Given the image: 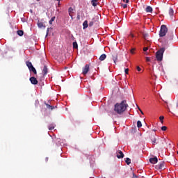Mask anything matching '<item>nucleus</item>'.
I'll use <instances>...</instances> for the list:
<instances>
[{
	"instance_id": "nucleus-14",
	"label": "nucleus",
	"mask_w": 178,
	"mask_h": 178,
	"mask_svg": "<svg viewBox=\"0 0 178 178\" xmlns=\"http://www.w3.org/2000/svg\"><path fill=\"white\" fill-rule=\"evenodd\" d=\"M38 27H39V29H42V27H44V29H45V25H44V23L38 21Z\"/></svg>"
},
{
	"instance_id": "nucleus-26",
	"label": "nucleus",
	"mask_w": 178,
	"mask_h": 178,
	"mask_svg": "<svg viewBox=\"0 0 178 178\" xmlns=\"http://www.w3.org/2000/svg\"><path fill=\"white\" fill-rule=\"evenodd\" d=\"M137 127H138V129L143 127V124L141 123V121L138 120L137 122Z\"/></svg>"
},
{
	"instance_id": "nucleus-33",
	"label": "nucleus",
	"mask_w": 178,
	"mask_h": 178,
	"mask_svg": "<svg viewBox=\"0 0 178 178\" xmlns=\"http://www.w3.org/2000/svg\"><path fill=\"white\" fill-rule=\"evenodd\" d=\"M122 6L124 9H126V8H127V4H122Z\"/></svg>"
},
{
	"instance_id": "nucleus-43",
	"label": "nucleus",
	"mask_w": 178,
	"mask_h": 178,
	"mask_svg": "<svg viewBox=\"0 0 178 178\" xmlns=\"http://www.w3.org/2000/svg\"><path fill=\"white\" fill-rule=\"evenodd\" d=\"M77 19H78V20H80V15H77Z\"/></svg>"
},
{
	"instance_id": "nucleus-24",
	"label": "nucleus",
	"mask_w": 178,
	"mask_h": 178,
	"mask_svg": "<svg viewBox=\"0 0 178 178\" xmlns=\"http://www.w3.org/2000/svg\"><path fill=\"white\" fill-rule=\"evenodd\" d=\"M83 29H87L88 27V22L87 20L84 21L83 23Z\"/></svg>"
},
{
	"instance_id": "nucleus-12",
	"label": "nucleus",
	"mask_w": 178,
	"mask_h": 178,
	"mask_svg": "<svg viewBox=\"0 0 178 178\" xmlns=\"http://www.w3.org/2000/svg\"><path fill=\"white\" fill-rule=\"evenodd\" d=\"M43 76H47L48 74V67L44 65L42 70Z\"/></svg>"
},
{
	"instance_id": "nucleus-7",
	"label": "nucleus",
	"mask_w": 178,
	"mask_h": 178,
	"mask_svg": "<svg viewBox=\"0 0 178 178\" xmlns=\"http://www.w3.org/2000/svg\"><path fill=\"white\" fill-rule=\"evenodd\" d=\"M31 84H33L34 86L38 84V81L37 80V78L34 77V76H31L30 79H29Z\"/></svg>"
},
{
	"instance_id": "nucleus-18",
	"label": "nucleus",
	"mask_w": 178,
	"mask_h": 178,
	"mask_svg": "<svg viewBox=\"0 0 178 178\" xmlns=\"http://www.w3.org/2000/svg\"><path fill=\"white\" fill-rule=\"evenodd\" d=\"M175 13V11L173 10V8H170L169 9V15L170 17H173V14Z\"/></svg>"
},
{
	"instance_id": "nucleus-23",
	"label": "nucleus",
	"mask_w": 178,
	"mask_h": 178,
	"mask_svg": "<svg viewBox=\"0 0 178 178\" xmlns=\"http://www.w3.org/2000/svg\"><path fill=\"white\" fill-rule=\"evenodd\" d=\"M49 130H54L55 129V124H50L48 127Z\"/></svg>"
},
{
	"instance_id": "nucleus-19",
	"label": "nucleus",
	"mask_w": 178,
	"mask_h": 178,
	"mask_svg": "<svg viewBox=\"0 0 178 178\" xmlns=\"http://www.w3.org/2000/svg\"><path fill=\"white\" fill-rule=\"evenodd\" d=\"M99 59L101 61L105 60V59H106V54H102Z\"/></svg>"
},
{
	"instance_id": "nucleus-15",
	"label": "nucleus",
	"mask_w": 178,
	"mask_h": 178,
	"mask_svg": "<svg viewBox=\"0 0 178 178\" xmlns=\"http://www.w3.org/2000/svg\"><path fill=\"white\" fill-rule=\"evenodd\" d=\"M69 15L71 17L72 19H73V15H72L73 13V8L70 7L68 9Z\"/></svg>"
},
{
	"instance_id": "nucleus-37",
	"label": "nucleus",
	"mask_w": 178,
	"mask_h": 178,
	"mask_svg": "<svg viewBox=\"0 0 178 178\" xmlns=\"http://www.w3.org/2000/svg\"><path fill=\"white\" fill-rule=\"evenodd\" d=\"M49 33V28H47L46 37H48V33Z\"/></svg>"
},
{
	"instance_id": "nucleus-2",
	"label": "nucleus",
	"mask_w": 178,
	"mask_h": 178,
	"mask_svg": "<svg viewBox=\"0 0 178 178\" xmlns=\"http://www.w3.org/2000/svg\"><path fill=\"white\" fill-rule=\"evenodd\" d=\"M163 52H165V48H161L156 53V59L158 62H162L163 59Z\"/></svg>"
},
{
	"instance_id": "nucleus-9",
	"label": "nucleus",
	"mask_w": 178,
	"mask_h": 178,
	"mask_svg": "<svg viewBox=\"0 0 178 178\" xmlns=\"http://www.w3.org/2000/svg\"><path fill=\"white\" fill-rule=\"evenodd\" d=\"M149 161L150 163H153V164L158 163V158L156 156L150 158Z\"/></svg>"
},
{
	"instance_id": "nucleus-36",
	"label": "nucleus",
	"mask_w": 178,
	"mask_h": 178,
	"mask_svg": "<svg viewBox=\"0 0 178 178\" xmlns=\"http://www.w3.org/2000/svg\"><path fill=\"white\" fill-rule=\"evenodd\" d=\"M125 74H129V68L125 69Z\"/></svg>"
},
{
	"instance_id": "nucleus-47",
	"label": "nucleus",
	"mask_w": 178,
	"mask_h": 178,
	"mask_svg": "<svg viewBox=\"0 0 178 178\" xmlns=\"http://www.w3.org/2000/svg\"><path fill=\"white\" fill-rule=\"evenodd\" d=\"M177 154H178V152H177Z\"/></svg>"
},
{
	"instance_id": "nucleus-32",
	"label": "nucleus",
	"mask_w": 178,
	"mask_h": 178,
	"mask_svg": "<svg viewBox=\"0 0 178 178\" xmlns=\"http://www.w3.org/2000/svg\"><path fill=\"white\" fill-rule=\"evenodd\" d=\"M161 130H162L163 131H166V130H168V127H167L166 126H163V127H161Z\"/></svg>"
},
{
	"instance_id": "nucleus-5",
	"label": "nucleus",
	"mask_w": 178,
	"mask_h": 178,
	"mask_svg": "<svg viewBox=\"0 0 178 178\" xmlns=\"http://www.w3.org/2000/svg\"><path fill=\"white\" fill-rule=\"evenodd\" d=\"M90 71V65H86L85 67L83 68L82 74L86 75Z\"/></svg>"
},
{
	"instance_id": "nucleus-20",
	"label": "nucleus",
	"mask_w": 178,
	"mask_h": 178,
	"mask_svg": "<svg viewBox=\"0 0 178 178\" xmlns=\"http://www.w3.org/2000/svg\"><path fill=\"white\" fill-rule=\"evenodd\" d=\"M91 3L92 6H97L98 5V0H92Z\"/></svg>"
},
{
	"instance_id": "nucleus-30",
	"label": "nucleus",
	"mask_w": 178,
	"mask_h": 178,
	"mask_svg": "<svg viewBox=\"0 0 178 178\" xmlns=\"http://www.w3.org/2000/svg\"><path fill=\"white\" fill-rule=\"evenodd\" d=\"M161 123H163V119H165V117L163 115H161L159 117Z\"/></svg>"
},
{
	"instance_id": "nucleus-31",
	"label": "nucleus",
	"mask_w": 178,
	"mask_h": 178,
	"mask_svg": "<svg viewBox=\"0 0 178 178\" xmlns=\"http://www.w3.org/2000/svg\"><path fill=\"white\" fill-rule=\"evenodd\" d=\"M143 35L145 40H147V38H148V33H143Z\"/></svg>"
},
{
	"instance_id": "nucleus-28",
	"label": "nucleus",
	"mask_w": 178,
	"mask_h": 178,
	"mask_svg": "<svg viewBox=\"0 0 178 178\" xmlns=\"http://www.w3.org/2000/svg\"><path fill=\"white\" fill-rule=\"evenodd\" d=\"M73 48L75 49H77L79 48V45L77 44V42H73Z\"/></svg>"
},
{
	"instance_id": "nucleus-38",
	"label": "nucleus",
	"mask_w": 178,
	"mask_h": 178,
	"mask_svg": "<svg viewBox=\"0 0 178 178\" xmlns=\"http://www.w3.org/2000/svg\"><path fill=\"white\" fill-rule=\"evenodd\" d=\"M132 178H138V176L136 175V174L133 173Z\"/></svg>"
},
{
	"instance_id": "nucleus-46",
	"label": "nucleus",
	"mask_w": 178,
	"mask_h": 178,
	"mask_svg": "<svg viewBox=\"0 0 178 178\" xmlns=\"http://www.w3.org/2000/svg\"><path fill=\"white\" fill-rule=\"evenodd\" d=\"M37 1L38 2V1H40V0H37Z\"/></svg>"
},
{
	"instance_id": "nucleus-42",
	"label": "nucleus",
	"mask_w": 178,
	"mask_h": 178,
	"mask_svg": "<svg viewBox=\"0 0 178 178\" xmlns=\"http://www.w3.org/2000/svg\"><path fill=\"white\" fill-rule=\"evenodd\" d=\"M134 51H135V49H132L131 50V53L134 54Z\"/></svg>"
},
{
	"instance_id": "nucleus-6",
	"label": "nucleus",
	"mask_w": 178,
	"mask_h": 178,
	"mask_svg": "<svg viewBox=\"0 0 178 178\" xmlns=\"http://www.w3.org/2000/svg\"><path fill=\"white\" fill-rule=\"evenodd\" d=\"M149 136L153 145H155V144H156V138L155 137V134L151 133Z\"/></svg>"
},
{
	"instance_id": "nucleus-13",
	"label": "nucleus",
	"mask_w": 178,
	"mask_h": 178,
	"mask_svg": "<svg viewBox=\"0 0 178 178\" xmlns=\"http://www.w3.org/2000/svg\"><path fill=\"white\" fill-rule=\"evenodd\" d=\"M145 12H147V13H152V7L149 6H147Z\"/></svg>"
},
{
	"instance_id": "nucleus-27",
	"label": "nucleus",
	"mask_w": 178,
	"mask_h": 178,
	"mask_svg": "<svg viewBox=\"0 0 178 178\" xmlns=\"http://www.w3.org/2000/svg\"><path fill=\"white\" fill-rule=\"evenodd\" d=\"M17 34H18V35H19V37H22V36H23V34H24V32L22 30H19V31H17Z\"/></svg>"
},
{
	"instance_id": "nucleus-16",
	"label": "nucleus",
	"mask_w": 178,
	"mask_h": 178,
	"mask_svg": "<svg viewBox=\"0 0 178 178\" xmlns=\"http://www.w3.org/2000/svg\"><path fill=\"white\" fill-rule=\"evenodd\" d=\"M168 40H173V33H168L167 35Z\"/></svg>"
},
{
	"instance_id": "nucleus-22",
	"label": "nucleus",
	"mask_w": 178,
	"mask_h": 178,
	"mask_svg": "<svg viewBox=\"0 0 178 178\" xmlns=\"http://www.w3.org/2000/svg\"><path fill=\"white\" fill-rule=\"evenodd\" d=\"M26 65L29 69L33 67V64L30 61H26Z\"/></svg>"
},
{
	"instance_id": "nucleus-21",
	"label": "nucleus",
	"mask_w": 178,
	"mask_h": 178,
	"mask_svg": "<svg viewBox=\"0 0 178 178\" xmlns=\"http://www.w3.org/2000/svg\"><path fill=\"white\" fill-rule=\"evenodd\" d=\"M95 22H97L95 20V18H92V21L89 23V27H92V26H94V23H95Z\"/></svg>"
},
{
	"instance_id": "nucleus-1",
	"label": "nucleus",
	"mask_w": 178,
	"mask_h": 178,
	"mask_svg": "<svg viewBox=\"0 0 178 178\" xmlns=\"http://www.w3.org/2000/svg\"><path fill=\"white\" fill-rule=\"evenodd\" d=\"M129 108V104H127V101L123 100L120 103H116L114 106V112L118 113V115H122L125 112V111Z\"/></svg>"
},
{
	"instance_id": "nucleus-4",
	"label": "nucleus",
	"mask_w": 178,
	"mask_h": 178,
	"mask_svg": "<svg viewBox=\"0 0 178 178\" xmlns=\"http://www.w3.org/2000/svg\"><path fill=\"white\" fill-rule=\"evenodd\" d=\"M155 168L157 169V170H163V169H165V162H161L159 165H156Z\"/></svg>"
},
{
	"instance_id": "nucleus-10",
	"label": "nucleus",
	"mask_w": 178,
	"mask_h": 178,
	"mask_svg": "<svg viewBox=\"0 0 178 178\" xmlns=\"http://www.w3.org/2000/svg\"><path fill=\"white\" fill-rule=\"evenodd\" d=\"M124 154H123V152L120 150L117 153V158H118V159H120L124 158Z\"/></svg>"
},
{
	"instance_id": "nucleus-40",
	"label": "nucleus",
	"mask_w": 178,
	"mask_h": 178,
	"mask_svg": "<svg viewBox=\"0 0 178 178\" xmlns=\"http://www.w3.org/2000/svg\"><path fill=\"white\" fill-rule=\"evenodd\" d=\"M138 110L140 111V113L142 115H144V113L143 112V111L141 110V108H140V107H138Z\"/></svg>"
},
{
	"instance_id": "nucleus-25",
	"label": "nucleus",
	"mask_w": 178,
	"mask_h": 178,
	"mask_svg": "<svg viewBox=\"0 0 178 178\" xmlns=\"http://www.w3.org/2000/svg\"><path fill=\"white\" fill-rule=\"evenodd\" d=\"M125 163L127 165H130V163H131V159H130V158H126Z\"/></svg>"
},
{
	"instance_id": "nucleus-39",
	"label": "nucleus",
	"mask_w": 178,
	"mask_h": 178,
	"mask_svg": "<svg viewBox=\"0 0 178 178\" xmlns=\"http://www.w3.org/2000/svg\"><path fill=\"white\" fill-rule=\"evenodd\" d=\"M143 51L144 52H146V51H148V47H144Z\"/></svg>"
},
{
	"instance_id": "nucleus-45",
	"label": "nucleus",
	"mask_w": 178,
	"mask_h": 178,
	"mask_svg": "<svg viewBox=\"0 0 178 178\" xmlns=\"http://www.w3.org/2000/svg\"><path fill=\"white\" fill-rule=\"evenodd\" d=\"M153 131H156V129H153Z\"/></svg>"
},
{
	"instance_id": "nucleus-17",
	"label": "nucleus",
	"mask_w": 178,
	"mask_h": 178,
	"mask_svg": "<svg viewBox=\"0 0 178 178\" xmlns=\"http://www.w3.org/2000/svg\"><path fill=\"white\" fill-rule=\"evenodd\" d=\"M29 70H30V72H33L34 74H37V70H35L34 66H32L31 68H29Z\"/></svg>"
},
{
	"instance_id": "nucleus-44",
	"label": "nucleus",
	"mask_w": 178,
	"mask_h": 178,
	"mask_svg": "<svg viewBox=\"0 0 178 178\" xmlns=\"http://www.w3.org/2000/svg\"><path fill=\"white\" fill-rule=\"evenodd\" d=\"M130 37H131V38H134V35L131 34V35H130Z\"/></svg>"
},
{
	"instance_id": "nucleus-11",
	"label": "nucleus",
	"mask_w": 178,
	"mask_h": 178,
	"mask_svg": "<svg viewBox=\"0 0 178 178\" xmlns=\"http://www.w3.org/2000/svg\"><path fill=\"white\" fill-rule=\"evenodd\" d=\"M112 56H113V60L115 65H116V62L118 60V54L113 53Z\"/></svg>"
},
{
	"instance_id": "nucleus-35",
	"label": "nucleus",
	"mask_w": 178,
	"mask_h": 178,
	"mask_svg": "<svg viewBox=\"0 0 178 178\" xmlns=\"http://www.w3.org/2000/svg\"><path fill=\"white\" fill-rule=\"evenodd\" d=\"M136 69H137L138 72H141V67H140V66H137Z\"/></svg>"
},
{
	"instance_id": "nucleus-3",
	"label": "nucleus",
	"mask_w": 178,
	"mask_h": 178,
	"mask_svg": "<svg viewBox=\"0 0 178 178\" xmlns=\"http://www.w3.org/2000/svg\"><path fill=\"white\" fill-rule=\"evenodd\" d=\"M168 33V26L166 25L163 24L161 26V29L159 31V37H165Z\"/></svg>"
},
{
	"instance_id": "nucleus-29",
	"label": "nucleus",
	"mask_w": 178,
	"mask_h": 178,
	"mask_svg": "<svg viewBox=\"0 0 178 178\" xmlns=\"http://www.w3.org/2000/svg\"><path fill=\"white\" fill-rule=\"evenodd\" d=\"M55 19H56V17H51V19L49 22V24H52V22H55Z\"/></svg>"
},
{
	"instance_id": "nucleus-34",
	"label": "nucleus",
	"mask_w": 178,
	"mask_h": 178,
	"mask_svg": "<svg viewBox=\"0 0 178 178\" xmlns=\"http://www.w3.org/2000/svg\"><path fill=\"white\" fill-rule=\"evenodd\" d=\"M151 58L149 57H146V62H150Z\"/></svg>"
},
{
	"instance_id": "nucleus-41",
	"label": "nucleus",
	"mask_w": 178,
	"mask_h": 178,
	"mask_svg": "<svg viewBox=\"0 0 178 178\" xmlns=\"http://www.w3.org/2000/svg\"><path fill=\"white\" fill-rule=\"evenodd\" d=\"M123 2H125V3H129V0H123Z\"/></svg>"
},
{
	"instance_id": "nucleus-8",
	"label": "nucleus",
	"mask_w": 178,
	"mask_h": 178,
	"mask_svg": "<svg viewBox=\"0 0 178 178\" xmlns=\"http://www.w3.org/2000/svg\"><path fill=\"white\" fill-rule=\"evenodd\" d=\"M44 105H46L47 108L49 109L50 111H54V109H55V108H57V106H51V104L47 103V102H44Z\"/></svg>"
}]
</instances>
